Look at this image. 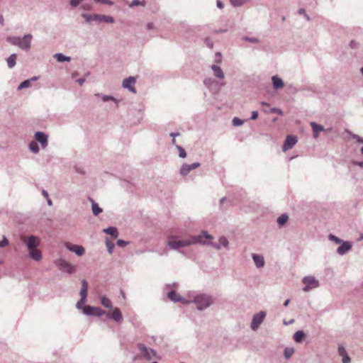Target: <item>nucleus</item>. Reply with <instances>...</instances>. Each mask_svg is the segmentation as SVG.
Instances as JSON below:
<instances>
[{
  "label": "nucleus",
  "instance_id": "53",
  "mask_svg": "<svg viewBox=\"0 0 363 363\" xmlns=\"http://www.w3.org/2000/svg\"><path fill=\"white\" fill-rule=\"evenodd\" d=\"M216 62L217 63H220L221 62V55H220V52H218L216 54Z\"/></svg>",
  "mask_w": 363,
  "mask_h": 363
},
{
  "label": "nucleus",
  "instance_id": "36",
  "mask_svg": "<svg viewBox=\"0 0 363 363\" xmlns=\"http://www.w3.org/2000/svg\"><path fill=\"white\" fill-rule=\"evenodd\" d=\"M305 336V333L303 330L296 331V342H301Z\"/></svg>",
  "mask_w": 363,
  "mask_h": 363
},
{
  "label": "nucleus",
  "instance_id": "23",
  "mask_svg": "<svg viewBox=\"0 0 363 363\" xmlns=\"http://www.w3.org/2000/svg\"><path fill=\"white\" fill-rule=\"evenodd\" d=\"M89 199L91 202L93 213L95 216H98L99 213L102 212V209L98 206L96 203L94 202V201L91 198H89Z\"/></svg>",
  "mask_w": 363,
  "mask_h": 363
},
{
  "label": "nucleus",
  "instance_id": "26",
  "mask_svg": "<svg viewBox=\"0 0 363 363\" xmlns=\"http://www.w3.org/2000/svg\"><path fill=\"white\" fill-rule=\"evenodd\" d=\"M221 245H223L225 247H228V241L226 238L221 237L219 240V244L214 245V247H216L217 250H220Z\"/></svg>",
  "mask_w": 363,
  "mask_h": 363
},
{
  "label": "nucleus",
  "instance_id": "24",
  "mask_svg": "<svg viewBox=\"0 0 363 363\" xmlns=\"http://www.w3.org/2000/svg\"><path fill=\"white\" fill-rule=\"evenodd\" d=\"M112 318L114 320H116L117 322H119L122 320L123 317H122V314H121V312L119 308H114V310L113 311V313H112Z\"/></svg>",
  "mask_w": 363,
  "mask_h": 363
},
{
  "label": "nucleus",
  "instance_id": "11",
  "mask_svg": "<svg viewBox=\"0 0 363 363\" xmlns=\"http://www.w3.org/2000/svg\"><path fill=\"white\" fill-rule=\"evenodd\" d=\"M310 125L313 130V136L314 138H318L319 136V133L325 131V128L322 125L318 124L317 123L314 121H311L310 123Z\"/></svg>",
  "mask_w": 363,
  "mask_h": 363
},
{
  "label": "nucleus",
  "instance_id": "50",
  "mask_svg": "<svg viewBox=\"0 0 363 363\" xmlns=\"http://www.w3.org/2000/svg\"><path fill=\"white\" fill-rule=\"evenodd\" d=\"M350 357L348 356V354H346L342 357V363H350Z\"/></svg>",
  "mask_w": 363,
  "mask_h": 363
},
{
  "label": "nucleus",
  "instance_id": "12",
  "mask_svg": "<svg viewBox=\"0 0 363 363\" xmlns=\"http://www.w3.org/2000/svg\"><path fill=\"white\" fill-rule=\"evenodd\" d=\"M135 84V79L133 77H130L125 79L123 82V86L125 88L128 89L130 91L135 93L134 84Z\"/></svg>",
  "mask_w": 363,
  "mask_h": 363
},
{
  "label": "nucleus",
  "instance_id": "16",
  "mask_svg": "<svg viewBox=\"0 0 363 363\" xmlns=\"http://www.w3.org/2000/svg\"><path fill=\"white\" fill-rule=\"evenodd\" d=\"M35 138L36 140H38L43 147H45L48 143V136L41 132H37L35 133Z\"/></svg>",
  "mask_w": 363,
  "mask_h": 363
},
{
  "label": "nucleus",
  "instance_id": "18",
  "mask_svg": "<svg viewBox=\"0 0 363 363\" xmlns=\"http://www.w3.org/2000/svg\"><path fill=\"white\" fill-rule=\"evenodd\" d=\"M252 259L257 267H262L264 265V259L262 256L258 255L257 254H252Z\"/></svg>",
  "mask_w": 363,
  "mask_h": 363
},
{
  "label": "nucleus",
  "instance_id": "10",
  "mask_svg": "<svg viewBox=\"0 0 363 363\" xmlns=\"http://www.w3.org/2000/svg\"><path fill=\"white\" fill-rule=\"evenodd\" d=\"M200 166V164L199 162H195L191 164H184L181 169L180 173L183 176L187 175L192 169H194L196 168H198Z\"/></svg>",
  "mask_w": 363,
  "mask_h": 363
},
{
  "label": "nucleus",
  "instance_id": "44",
  "mask_svg": "<svg viewBox=\"0 0 363 363\" xmlns=\"http://www.w3.org/2000/svg\"><path fill=\"white\" fill-rule=\"evenodd\" d=\"M338 353L340 356L343 357L346 354H347L345 348L343 346H339L338 347Z\"/></svg>",
  "mask_w": 363,
  "mask_h": 363
},
{
  "label": "nucleus",
  "instance_id": "20",
  "mask_svg": "<svg viewBox=\"0 0 363 363\" xmlns=\"http://www.w3.org/2000/svg\"><path fill=\"white\" fill-rule=\"evenodd\" d=\"M94 19L99 21H104L106 23H113L114 19L113 17L110 16H106V15H96L94 16Z\"/></svg>",
  "mask_w": 363,
  "mask_h": 363
},
{
  "label": "nucleus",
  "instance_id": "47",
  "mask_svg": "<svg viewBox=\"0 0 363 363\" xmlns=\"http://www.w3.org/2000/svg\"><path fill=\"white\" fill-rule=\"evenodd\" d=\"M233 6H239L243 4L242 0H230Z\"/></svg>",
  "mask_w": 363,
  "mask_h": 363
},
{
  "label": "nucleus",
  "instance_id": "61",
  "mask_svg": "<svg viewBox=\"0 0 363 363\" xmlns=\"http://www.w3.org/2000/svg\"><path fill=\"white\" fill-rule=\"evenodd\" d=\"M78 82L80 85H82L83 83L84 82V79H79L78 80Z\"/></svg>",
  "mask_w": 363,
  "mask_h": 363
},
{
  "label": "nucleus",
  "instance_id": "62",
  "mask_svg": "<svg viewBox=\"0 0 363 363\" xmlns=\"http://www.w3.org/2000/svg\"><path fill=\"white\" fill-rule=\"evenodd\" d=\"M277 109L274 108H271L270 111H269L270 113H274V112H277Z\"/></svg>",
  "mask_w": 363,
  "mask_h": 363
},
{
  "label": "nucleus",
  "instance_id": "19",
  "mask_svg": "<svg viewBox=\"0 0 363 363\" xmlns=\"http://www.w3.org/2000/svg\"><path fill=\"white\" fill-rule=\"evenodd\" d=\"M29 252H30V257L33 259H34L35 261H39L41 259V258H42L41 252L39 250H38L37 248L31 249L29 250Z\"/></svg>",
  "mask_w": 363,
  "mask_h": 363
},
{
  "label": "nucleus",
  "instance_id": "8",
  "mask_svg": "<svg viewBox=\"0 0 363 363\" xmlns=\"http://www.w3.org/2000/svg\"><path fill=\"white\" fill-rule=\"evenodd\" d=\"M65 246L71 252L76 253L78 256H82L84 253V248L82 246L73 245L69 242H66Z\"/></svg>",
  "mask_w": 363,
  "mask_h": 363
},
{
  "label": "nucleus",
  "instance_id": "6",
  "mask_svg": "<svg viewBox=\"0 0 363 363\" xmlns=\"http://www.w3.org/2000/svg\"><path fill=\"white\" fill-rule=\"evenodd\" d=\"M265 316L266 313L263 311H261L260 313L255 314L253 316L251 324L252 329L255 330L258 328V326L262 323Z\"/></svg>",
  "mask_w": 363,
  "mask_h": 363
},
{
  "label": "nucleus",
  "instance_id": "45",
  "mask_svg": "<svg viewBox=\"0 0 363 363\" xmlns=\"http://www.w3.org/2000/svg\"><path fill=\"white\" fill-rule=\"evenodd\" d=\"M298 13L300 15H303V16L306 18V21H310V17L306 13L304 9H300L298 11Z\"/></svg>",
  "mask_w": 363,
  "mask_h": 363
},
{
  "label": "nucleus",
  "instance_id": "9",
  "mask_svg": "<svg viewBox=\"0 0 363 363\" xmlns=\"http://www.w3.org/2000/svg\"><path fill=\"white\" fill-rule=\"evenodd\" d=\"M352 249V244L348 241H344L340 243V246L337 249V253L340 255H345Z\"/></svg>",
  "mask_w": 363,
  "mask_h": 363
},
{
  "label": "nucleus",
  "instance_id": "28",
  "mask_svg": "<svg viewBox=\"0 0 363 363\" xmlns=\"http://www.w3.org/2000/svg\"><path fill=\"white\" fill-rule=\"evenodd\" d=\"M345 133L350 135L353 139L356 140V141L359 143H363V138L360 137L359 135L354 134L352 133L349 130H345Z\"/></svg>",
  "mask_w": 363,
  "mask_h": 363
},
{
  "label": "nucleus",
  "instance_id": "14",
  "mask_svg": "<svg viewBox=\"0 0 363 363\" xmlns=\"http://www.w3.org/2000/svg\"><path fill=\"white\" fill-rule=\"evenodd\" d=\"M32 36L30 35H26L23 38H21L19 43V48L23 50H28L30 47Z\"/></svg>",
  "mask_w": 363,
  "mask_h": 363
},
{
  "label": "nucleus",
  "instance_id": "22",
  "mask_svg": "<svg viewBox=\"0 0 363 363\" xmlns=\"http://www.w3.org/2000/svg\"><path fill=\"white\" fill-rule=\"evenodd\" d=\"M88 291V284L86 280L82 281V289L80 291L81 298H86Z\"/></svg>",
  "mask_w": 363,
  "mask_h": 363
},
{
  "label": "nucleus",
  "instance_id": "52",
  "mask_svg": "<svg viewBox=\"0 0 363 363\" xmlns=\"http://www.w3.org/2000/svg\"><path fill=\"white\" fill-rule=\"evenodd\" d=\"M258 117V113L257 111H252V116H251V119L252 120H255L257 119Z\"/></svg>",
  "mask_w": 363,
  "mask_h": 363
},
{
  "label": "nucleus",
  "instance_id": "3",
  "mask_svg": "<svg viewBox=\"0 0 363 363\" xmlns=\"http://www.w3.org/2000/svg\"><path fill=\"white\" fill-rule=\"evenodd\" d=\"M194 302L196 304L198 309L202 310L211 306L213 303V300L211 297L208 296L201 294L195 297Z\"/></svg>",
  "mask_w": 363,
  "mask_h": 363
},
{
  "label": "nucleus",
  "instance_id": "30",
  "mask_svg": "<svg viewBox=\"0 0 363 363\" xmlns=\"http://www.w3.org/2000/svg\"><path fill=\"white\" fill-rule=\"evenodd\" d=\"M289 217L286 214L281 215L277 219L278 225L281 227L283 226L288 220Z\"/></svg>",
  "mask_w": 363,
  "mask_h": 363
},
{
  "label": "nucleus",
  "instance_id": "54",
  "mask_svg": "<svg viewBox=\"0 0 363 363\" xmlns=\"http://www.w3.org/2000/svg\"><path fill=\"white\" fill-rule=\"evenodd\" d=\"M95 1L96 2H101V3L107 4L109 5H111L113 4V2L111 1H106V0H95Z\"/></svg>",
  "mask_w": 363,
  "mask_h": 363
},
{
  "label": "nucleus",
  "instance_id": "5",
  "mask_svg": "<svg viewBox=\"0 0 363 363\" xmlns=\"http://www.w3.org/2000/svg\"><path fill=\"white\" fill-rule=\"evenodd\" d=\"M84 313L96 316H101L105 313V311L99 307L86 306L83 308Z\"/></svg>",
  "mask_w": 363,
  "mask_h": 363
},
{
  "label": "nucleus",
  "instance_id": "31",
  "mask_svg": "<svg viewBox=\"0 0 363 363\" xmlns=\"http://www.w3.org/2000/svg\"><path fill=\"white\" fill-rule=\"evenodd\" d=\"M16 57L17 56L16 54H12L9 57H8L7 64L10 68L14 67L16 65Z\"/></svg>",
  "mask_w": 363,
  "mask_h": 363
},
{
  "label": "nucleus",
  "instance_id": "25",
  "mask_svg": "<svg viewBox=\"0 0 363 363\" xmlns=\"http://www.w3.org/2000/svg\"><path fill=\"white\" fill-rule=\"evenodd\" d=\"M142 351L143 354L149 359H151L155 357V352L152 350H149L146 347H143Z\"/></svg>",
  "mask_w": 363,
  "mask_h": 363
},
{
  "label": "nucleus",
  "instance_id": "13",
  "mask_svg": "<svg viewBox=\"0 0 363 363\" xmlns=\"http://www.w3.org/2000/svg\"><path fill=\"white\" fill-rule=\"evenodd\" d=\"M168 298L174 301V302H182L183 303H188L189 301H186L184 298H183L179 294H177L174 291H171L167 294Z\"/></svg>",
  "mask_w": 363,
  "mask_h": 363
},
{
  "label": "nucleus",
  "instance_id": "17",
  "mask_svg": "<svg viewBox=\"0 0 363 363\" xmlns=\"http://www.w3.org/2000/svg\"><path fill=\"white\" fill-rule=\"evenodd\" d=\"M273 87L275 89H279L284 87L283 80L277 76H273L272 78Z\"/></svg>",
  "mask_w": 363,
  "mask_h": 363
},
{
  "label": "nucleus",
  "instance_id": "27",
  "mask_svg": "<svg viewBox=\"0 0 363 363\" xmlns=\"http://www.w3.org/2000/svg\"><path fill=\"white\" fill-rule=\"evenodd\" d=\"M101 303L105 308H112V303H111V300L104 296L101 297Z\"/></svg>",
  "mask_w": 363,
  "mask_h": 363
},
{
  "label": "nucleus",
  "instance_id": "21",
  "mask_svg": "<svg viewBox=\"0 0 363 363\" xmlns=\"http://www.w3.org/2000/svg\"><path fill=\"white\" fill-rule=\"evenodd\" d=\"M211 68H212V70L213 72V74L215 77H216L218 78H220V79L224 78V74L220 67L213 65H212Z\"/></svg>",
  "mask_w": 363,
  "mask_h": 363
},
{
  "label": "nucleus",
  "instance_id": "43",
  "mask_svg": "<svg viewBox=\"0 0 363 363\" xmlns=\"http://www.w3.org/2000/svg\"><path fill=\"white\" fill-rule=\"evenodd\" d=\"M86 303L85 298H81V299L77 302V308H84V305Z\"/></svg>",
  "mask_w": 363,
  "mask_h": 363
},
{
  "label": "nucleus",
  "instance_id": "56",
  "mask_svg": "<svg viewBox=\"0 0 363 363\" xmlns=\"http://www.w3.org/2000/svg\"><path fill=\"white\" fill-rule=\"evenodd\" d=\"M353 164L358 167H363V162L354 161V162H353Z\"/></svg>",
  "mask_w": 363,
  "mask_h": 363
},
{
  "label": "nucleus",
  "instance_id": "49",
  "mask_svg": "<svg viewBox=\"0 0 363 363\" xmlns=\"http://www.w3.org/2000/svg\"><path fill=\"white\" fill-rule=\"evenodd\" d=\"M8 245H9V240L6 238H4L3 240L1 241H0V247H6Z\"/></svg>",
  "mask_w": 363,
  "mask_h": 363
},
{
  "label": "nucleus",
  "instance_id": "2",
  "mask_svg": "<svg viewBox=\"0 0 363 363\" xmlns=\"http://www.w3.org/2000/svg\"><path fill=\"white\" fill-rule=\"evenodd\" d=\"M303 287L302 290L305 292L316 289L319 286V281L313 276H306L302 279Z\"/></svg>",
  "mask_w": 363,
  "mask_h": 363
},
{
  "label": "nucleus",
  "instance_id": "39",
  "mask_svg": "<svg viewBox=\"0 0 363 363\" xmlns=\"http://www.w3.org/2000/svg\"><path fill=\"white\" fill-rule=\"evenodd\" d=\"M294 352L293 348H286L284 350V356L286 359L290 358L293 355Z\"/></svg>",
  "mask_w": 363,
  "mask_h": 363
},
{
  "label": "nucleus",
  "instance_id": "41",
  "mask_svg": "<svg viewBox=\"0 0 363 363\" xmlns=\"http://www.w3.org/2000/svg\"><path fill=\"white\" fill-rule=\"evenodd\" d=\"M106 247H107L108 252L110 254H111L113 252V249L114 247V245L109 240H106Z\"/></svg>",
  "mask_w": 363,
  "mask_h": 363
},
{
  "label": "nucleus",
  "instance_id": "51",
  "mask_svg": "<svg viewBox=\"0 0 363 363\" xmlns=\"http://www.w3.org/2000/svg\"><path fill=\"white\" fill-rule=\"evenodd\" d=\"M127 244H128V242L123 240H118L117 241V245L120 247H125Z\"/></svg>",
  "mask_w": 363,
  "mask_h": 363
},
{
  "label": "nucleus",
  "instance_id": "63",
  "mask_svg": "<svg viewBox=\"0 0 363 363\" xmlns=\"http://www.w3.org/2000/svg\"><path fill=\"white\" fill-rule=\"evenodd\" d=\"M294 323V320H293V319H292V320H290L289 323H287V322H286V321H284V323L285 325H288L289 323Z\"/></svg>",
  "mask_w": 363,
  "mask_h": 363
},
{
  "label": "nucleus",
  "instance_id": "59",
  "mask_svg": "<svg viewBox=\"0 0 363 363\" xmlns=\"http://www.w3.org/2000/svg\"><path fill=\"white\" fill-rule=\"evenodd\" d=\"M42 194H43V195L46 199H48V191H45V190H43Z\"/></svg>",
  "mask_w": 363,
  "mask_h": 363
},
{
  "label": "nucleus",
  "instance_id": "1",
  "mask_svg": "<svg viewBox=\"0 0 363 363\" xmlns=\"http://www.w3.org/2000/svg\"><path fill=\"white\" fill-rule=\"evenodd\" d=\"M177 237L169 235L167 240V245L172 250H178L180 247H184L196 243L209 244L203 239L211 240L212 236L203 231L198 236H192L189 238L182 240H177Z\"/></svg>",
  "mask_w": 363,
  "mask_h": 363
},
{
  "label": "nucleus",
  "instance_id": "64",
  "mask_svg": "<svg viewBox=\"0 0 363 363\" xmlns=\"http://www.w3.org/2000/svg\"><path fill=\"white\" fill-rule=\"evenodd\" d=\"M112 99V97H110V96H105V97L104 98V101H108V99Z\"/></svg>",
  "mask_w": 363,
  "mask_h": 363
},
{
  "label": "nucleus",
  "instance_id": "48",
  "mask_svg": "<svg viewBox=\"0 0 363 363\" xmlns=\"http://www.w3.org/2000/svg\"><path fill=\"white\" fill-rule=\"evenodd\" d=\"M83 1L84 0H71L70 1V4H71L72 6L76 7Z\"/></svg>",
  "mask_w": 363,
  "mask_h": 363
},
{
  "label": "nucleus",
  "instance_id": "60",
  "mask_svg": "<svg viewBox=\"0 0 363 363\" xmlns=\"http://www.w3.org/2000/svg\"><path fill=\"white\" fill-rule=\"evenodd\" d=\"M206 43H207L208 46L209 48H212V47H213V43H211V42L208 40V39H206Z\"/></svg>",
  "mask_w": 363,
  "mask_h": 363
},
{
  "label": "nucleus",
  "instance_id": "29",
  "mask_svg": "<svg viewBox=\"0 0 363 363\" xmlns=\"http://www.w3.org/2000/svg\"><path fill=\"white\" fill-rule=\"evenodd\" d=\"M106 233L111 235V236L116 238L118 236V230L114 227H109L104 230Z\"/></svg>",
  "mask_w": 363,
  "mask_h": 363
},
{
  "label": "nucleus",
  "instance_id": "32",
  "mask_svg": "<svg viewBox=\"0 0 363 363\" xmlns=\"http://www.w3.org/2000/svg\"><path fill=\"white\" fill-rule=\"evenodd\" d=\"M36 79H37V77H33L31 79L25 80L18 86V89H22L24 88L29 87L30 86V81L31 80L34 81Z\"/></svg>",
  "mask_w": 363,
  "mask_h": 363
},
{
  "label": "nucleus",
  "instance_id": "42",
  "mask_svg": "<svg viewBox=\"0 0 363 363\" xmlns=\"http://www.w3.org/2000/svg\"><path fill=\"white\" fill-rule=\"evenodd\" d=\"M243 121H242L241 119L238 118H234L233 119V125H235V126H238V125H241L243 124Z\"/></svg>",
  "mask_w": 363,
  "mask_h": 363
},
{
  "label": "nucleus",
  "instance_id": "33",
  "mask_svg": "<svg viewBox=\"0 0 363 363\" xmlns=\"http://www.w3.org/2000/svg\"><path fill=\"white\" fill-rule=\"evenodd\" d=\"M55 57L57 59V60L58 62H65V61L69 62L70 61V57H66L61 53H57V54L55 55Z\"/></svg>",
  "mask_w": 363,
  "mask_h": 363
},
{
  "label": "nucleus",
  "instance_id": "46",
  "mask_svg": "<svg viewBox=\"0 0 363 363\" xmlns=\"http://www.w3.org/2000/svg\"><path fill=\"white\" fill-rule=\"evenodd\" d=\"M177 148L179 150V157L184 158L186 156L185 150L180 146H177Z\"/></svg>",
  "mask_w": 363,
  "mask_h": 363
},
{
  "label": "nucleus",
  "instance_id": "40",
  "mask_svg": "<svg viewBox=\"0 0 363 363\" xmlns=\"http://www.w3.org/2000/svg\"><path fill=\"white\" fill-rule=\"evenodd\" d=\"M145 1H140L139 0H133L130 4V7H133V6H139V5L145 6Z\"/></svg>",
  "mask_w": 363,
  "mask_h": 363
},
{
  "label": "nucleus",
  "instance_id": "7",
  "mask_svg": "<svg viewBox=\"0 0 363 363\" xmlns=\"http://www.w3.org/2000/svg\"><path fill=\"white\" fill-rule=\"evenodd\" d=\"M23 242L26 244L28 250L35 249L40 244L39 239L33 235L28 237L27 239H25Z\"/></svg>",
  "mask_w": 363,
  "mask_h": 363
},
{
  "label": "nucleus",
  "instance_id": "4",
  "mask_svg": "<svg viewBox=\"0 0 363 363\" xmlns=\"http://www.w3.org/2000/svg\"><path fill=\"white\" fill-rule=\"evenodd\" d=\"M56 264L60 268V269L65 271L69 274H72L75 271V266L65 259H57L56 261Z\"/></svg>",
  "mask_w": 363,
  "mask_h": 363
},
{
  "label": "nucleus",
  "instance_id": "58",
  "mask_svg": "<svg viewBox=\"0 0 363 363\" xmlns=\"http://www.w3.org/2000/svg\"><path fill=\"white\" fill-rule=\"evenodd\" d=\"M179 135L178 133H177V134H175V133H171V134H170V135H171L172 137H173V140H172V143H173V144H175L176 140H175V138H175V136H177V135Z\"/></svg>",
  "mask_w": 363,
  "mask_h": 363
},
{
  "label": "nucleus",
  "instance_id": "35",
  "mask_svg": "<svg viewBox=\"0 0 363 363\" xmlns=\"http://www.w3.org/2000/svg\"><path fill=\"white\" fill-rule=\"evenodd\" d=\"M328 239L330 240V241H333L335 242V243L337 244H340L342 242V240L337 238V236L333 235V234H330L328 235Z\"/></svg>",
  "mask_w": 363,
  "mask_h": 363
},
{
  "label": "nucleus",
  "instance_id": "38",
  "mask_svg": "<svg viewBox=\"0 0 363 363\" xmlns=\"http://www.w3.org/2000/svg\"><path fill=\"white\" fill-rule=\"evenodd\" d=\"M349 47L352 50H356L359 48V43L354 40H352L349 43Z\"/></svg>",
  "mask_w": 363,
  "mask_h": 363
},
{
  "label": "nucleus",
  "instance_id": "34",
  "mask_svg": "<svg viewBox=\"0 0 363 363\" xmlns=\"http://www.w3.org/2000/svg\"><path fill=\"white\" fill-rule=\"evenodd\" d=\"M21 38L18 37H9L7 40L13 45H18L19 47Z\"/></svg>",
  "mask_w": 363,
  "mask_h": 363
},
{
  "label": "nucleus",
  "instance_id": "55",
  "mask_svg": "<svg viewBox=\"0 0 363 363\" xmlns=\"http://www.w3.org/2000/svg\"><path fill=\"white\" fill-rule=\"evenodd\" d=\"M146 28H147V30L153 29L154 28V24L152 23H148L146 25Z\"/></svg>",
  "mask_w": 363,
  "mask_h": 363
},
{
  "label": "nucleus",
  "instance_id": "37",
  "mask_svg": "<svg viewBox=\"0 0 363 363\" xmlns=\"http://www.w3.org/2000/svg\"><path fill=\"white\" fill-rule=\"evenodd\" d=\"M30 149L32 152L37 153L39 151V147L38 144L35 142H32L30 143Z\"/></svg>",
  "mask_w": 363,
  "mask_h": 363
},
{
  "label": "nucleus",
  "instance_id": "15",
  "mask_svg": "<svg viewBox=\"0 0 363 363\" xmlns=\"http://www.w3.org/2000/svg\"><path fill=\"white\" fill-rule=\"evenodd\" d=\"M295 145V137L292 135H288L286 141L282 146V150L286 152L289 149H291Z\"/></svg>",
  "mask_w": 363,
  "mask_h": 363
},
{
  "label": "nucleus",
  "instance_id": "57",
  "mask_svg": "<svg viewBox=\"0 0 363 363\" xmlns=\"http://www.w3.org/2000/svg\"><path fill=\"white\" fill-rule=\"evenodd\" d=\"M217 6L219 9H223L224 6H223V4L220 1L218 0L217 1Z\"/></svg>",
  "mask_w": 363,
  "mask_h": 363
}]
</instances>
